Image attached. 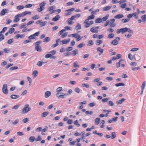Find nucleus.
I'll use <instances>...</instances> for the list:
<instances>
[{
  "label": "nucleus",
  "mask_w": 146,
  "mask_h": 146,
  "mask_svg": "<svg viewBox=\"0 0 146 146\" xmlns=\"http://www.w3.org/2000/svg\"><path fill=\"white\" fill-rule=\"evenodd\" d=\"M96 45H99L101 44L102 42V40H97L96 41Z\"/></svg>",
  "instance_id": "nucleus-35"
},
{
  "label": "nucleus",
  "mask_w": 146,
  "mask_h": 146,
  "mask_svg": "<svg viewBox=\"0 0 146 146\" xmlns=\"http://www.w3.org/2000/svg\"><path fill=\"white\" fill-rule=\"evenodd\" d=\"M55 7L54 6H52L48 8L47 9V11H50L53 9H55Z\"/></svg>",
  "instance_id": "nucleus-25"
},
{
  "label": "nucleus",
  "mask_w": 146,
  "mask_h": 146,
  "mask_svg": "<svg viewBox=\"0 0 146 146\" xmlns=\"http://www.w3.org/2000/svg\"><path fill=\"white\" fill-rule=\"evenodd\" d=\"M112 7L111 6H107L104 7L103 9V11H107L109 10Z\"/></svg>",
  "instance_id": "nucleus-20"
},
{
  "label": "nucleus",
  "mask_w": 146,
  "mask_h": 146,
  "mask_svg": "<svg viewBox=\"0 0 146 146\" xmlns=\"http://www.w3.org/2000/svg\"><path fill=\"white\" fill-rule=\"evenodd\" d=\"M96 104L94 102H92L90 103L89 104V106L90 107H93L94 106L96 105Z\"/></svg>",
  "instance_id": "nucleus-63"
},
{
  "label": "nucleus",
  "mask_w": 146,
  "mask_h": 146,
  "mask_svg": "<svg viewBox=\"0 0 146 146\" xmlns=\"http://www.w3.org/2000/svg\"><path fill=\"white\" fill-rule=\"evenodd\" d=\"M46 23H47L46 21H45L44 22H42L41 21V22L40 23V25L41 27L44 26H45V25L46 24Z\"/></svg>",
  "instance_id": "nucleus-50"
},
{
  "label": "nucleus",
  "mask_w": 146,
  "mask_h": 146,
  "mask_svg": "<svg viewBox=\"0 0 146 146\" xmlns=\"http://www.w3.org/2000/svg\"><path fill=\"white\" fill-rule=\"evenodd\" d=\"M52 56V54H48L46 55L45 56V57L46 58H51V57Z\"/></svg>",
  "instance_id": "nucleus-58"
},
{
  "label": "nucleus",
  "mask_w": 146,
  "mask_h": 146,
  "mask_svg": "<svg viewBox=\"0 0 146 146\" xmlns=\"http://www.w3.org/2000/svg\"><path fill=\"white\" fill-rule=\"evenodd\" d=\"M121 33L122 34H123V33L126 32L127 31V28L125 27L124 28H121Z\"/></svg>",
  "instance_id": "nucleus-22"
},
{
  "label": "nucleus",
  "mask_w": 146,
  "mask_h": 146,
  "mask_svg": "<svg viewBox=\"0 0 146 146\" xmlns=\"http://www.w3.org/2000/svg\"><path fill=\"white\" fill-rule=\"evenodd\" d=\"M70 39L69 38L68 40L64 39L62 41V44H67L70 41Z\"/></svg>",
  "instance_id": "nucleus-12"
},
{
  "label": "nucleus",
  "mask_w": 146,
  "mask_h": 146,
  "mask_svg": "<svg viewBox=\"0 0 146 146\" xmlns=\"http://www.w3.org/2000/svg\"><path fill=\"white\" fill-rule=\"evenodd\" d=\"M56 51L55 50H52L50 51L49 53L50 54H51L52 55H54L56 53Z\"/></svg>",
  "instance_id": "nucleus-57"
},
{
  "label": "nucleus",
  "mask_w": 146,
  "mask_h": 146,
  "mask_svg": "<svg viewBox=\"0 0 146 146\" xmlns=\"http://www.w3.org/2000/svg\"><path fill=\"white\" fill-rule=\"evenodd\" d=\"M42 140V137L40 136H39L36 139L35 141H41Z\"/></svg>",
  "instance_id": "nucleus-60"
},
{
  "label": "nucleus",
  "mask_w": 146,
  "mask_h": 146,
  "mask_svg": "<svg viewBox=\"0 0 146 146\" xmlns=\"http://www.w3.org/2000/svg\"><path fill=\"white\" fill-rule=\"evenodd\" d=\"M50 40V38L49 37H46L43 40V42H49Z\"/></svg>",
  "instance_id": "nucleus-23"
},
{
  "label": "nucleus",
  "mask_w": 146,
  "mask_h": 146,
  "mask_svg": "<svg viewBox=\"0 0 146 146\" xmlns=\"http://www.w3.org/2000/svg\"><path fill=\"white\" fill-rule=\"evenodd\" d=\"M78 50L77 49H75L72 51V53L73 56L76 55L78 53Z\"/></svg>",
  "instance_id": "nucleus-31"
},
{
  "label": "nucleus",
  "mask_w": 146,
  "mask_h": 146,
  "mask_svg": "<svg viewBox=\"0 0 146 146\" xmlns=\"http://www.w3.org/2000/svg\"><path fill=\"white\" fill-rule=\"evenodd\" d=\"M23 15H24V16H25L26 15H27L28 14H31V12L30 11L28 12V11H26L24 12H23Z\"/></svg>",
  "instance_id": "nucleus-48"
},
{
  "label": "nucleus",
  "mask_w": 146,
  "mask_h": 146,
  "mask_svg": "<svg viewBox=\"0 0 146 146\" xmlns=\"http://www.w3.org/2000/svg\"><path fill=\"white\" fill-rule=\"evenodd\" d=\"M130 65L132 66H137V64L136 62H132L131 63Z\"/></svg>",
  "instance_id": "nucleus-59"
},
{
  "label": "nucleus",
  "mask_w": 146,
  "mask_h": 146,
  "mask_svg": "<svg viewBox=\"0 0 146 146\" xmlns=\"http://www.w3.org/2000/svg\"><path fill=\"white\" fill-rule=\"evenodd\" d=\"M61 93H57L56 96L58 98H65V96H67L68 94H61Z\"/></svg>",
  "instance_id": "nucleus-8"
},
{
  "label": "nucleus",
  "mask_w": 146,
  "mask_h": 146,
  "mask_svg": "<svg viewBox=\"0 0 146 146\" xmlns=\"http://www.w3.org/2000/svg\"><path fill=\"white\" fill-rule=\"evenodd\" d=\"M18 67L17 66H14L10 68V69L12 70H13L17 69Z\"/></svg>",
  "instance_id": "nucleus-62"
},
{
  "label": "nucleus",
  "mask_w": 146,
  "mask_h": 146,
  "mask_svg": "<svg viewBox=\"0 0 146 146\" xmlns=\"http://www.w3.org/2000/svg\"><path fill=\"white\" fill-rule=\"evenodd\" d=\"M109 15V14L103 17L102 19V21H106L108 18Z\"/></svg>",
  "instance_id": "nucleus-32"
},
{
  "label": "nucleus",
  "mask_w": 146,
  "mask_h": 146,
  "mask_svg": "<svg viewBox=\"0 0 146 146\" xmlns=\"http://www.w3.org/2000/svg\"><path fill=\"white\" fill-rule=\"evenodd\" d=\"M100 120V118L98 117L97 118L95 119V123L97 125H98L99 123Z\"/></svg>",
  "instance_id": "nucleus-33"
},
{
  "label": "nucleus",
  "mask_w": 146,
  "mask_h": 146,
  "mask_svg": "<svg viewBox=\"0 0 146 146\" xmlns=\"http://www.w3.org/2000/svg\"><path fill=\"white\" fill-rule=\"evenodd\" d=\"M35 49L38 52H41L42 50L41 48L40 45L36 46L35 47Z\"/></svg>",
  "instance_id": "nucleus-17"
},
{
  "label": "nucleus",
  "mask_w": 146,
  "mask_h": 146,
  "mask_svg": "<svg viewBox=\"0 0 146 146\" xmlns=\"http://www.w3.org/2000/svg\"><path fill=\"white\" fill-rule=\"evenodd\" d=\"M38 73V72L37 70H35L33 72L32 74L34 78H35L37 76Z\"/></svg>",
  "instance_id": "nucleus-19"
},
{
  "label": "nucleus",
  "mask_w": 146,
  "mask_h": 146,
  "mask_svg": "<svg viewBox=\"0 0 146 146\" xmlns=\"http://www.w3.org/2000/svg\"><path fill=\"white\" fill-rule=\"evenodd\" d=\"M146 82L145 81L144 82H143L142 84V86H141V88L142 89H143V90L144 89L145 86L146 85Z\"/></svg>",
  "instance_id": "nucleus-61"
},
{
  "label": "nucleus",
  "mask_w": 146,
  "mask_h": 146,
  "mask_svg": "<svg viewBox=\"0 0 146 146\" xmlns=\"http://www.w3.org/2000/svg\"><path fill=\"white\" fill-rule=\"evenodd\" d=\"M64 30H65V31L66 30H70L71 29V28L69 26H66L64 27Z\"/></svg>",
  "instance_id": "nucleus-51"
},
{
  "label": "nucleus",
  "mask_w": 146,
  "mask_h": 146,
  "mask_svg": "<svg viewBox=\"0 0 146 146\" xmlns=\"http://www.w3.org/2000/svg\"><path fill=\"white\" fill-rule=\"evenodd\" d=\"M125 61L123 59H121L119 60L118 62H117L116 63V66L117 68H119L121 66V67H124L125 66V64H124Z\"/></svg>",
  "instance_id": "nucleus-2"
},
{
  "label": "nucleus",
  "mask_w": 146,
  "mask_h": 146,
  "mask_svg": "<svg viewBox=\"0 0 146 146\" xmlns=\"http://www.w3.org/2000/svg\"><path fill=\"white\" fill-rule=\"evenodd\" d=\"M14 18L15 19L13 20V22L15 23L18 22L20 20V19L19 18V17L17 15H16Z\"/></svg>",
  "instance_id": "nucleus-16"
},
{
  "label": "nucleus",
  "mask_w": 146,
  "mask_h": 146,
  "mask_svg": "<svg viewBox=\"0 0 146 146\" xmlns=\"http://www.w3.org/2000/svg\"><path fill=\"white\" fill-rule=\"evenodd\" d=\"M46 3L44 1H43L41 3H40L39 5H40V9H42L43 10L44 9V6L45 5Z\"/></svg>",
  "instance_id": "nucleus-9"
},
{
  "label": "nucleus",
  "mask_w": 146,
  "mask_h": 146,
  "mask_svg": "<svg viewBox=\"0 0 146 146\" xmlns=\"http://www.w3.org/2000/svg\"><path fill=\"white\" fill-rule=\"evenodd\" d=\"M7 11H8V10L7 9H3L1 11L0 15L1 16L4 15Z\"/></svg>",
  "instance_id": "nucleus-13"
},
{
  "label": "nucleus",
  "mask_w": 146,
  "mask_h": 146,
  "mask_svg": "<svg viewBox=\"0 0 146 146\" xmlns=\"http://www.w3.org/2000/svg\"><path fill=\"white\" fill-rule=\"evenodd\" d=\"M31 109V108L29 106V105L28 104H27L25 105L24 108L23 109L22 113V114H25L29 111Z\"/></svg>",
  "instance_id": "nucleus-1"
},
{
  "label": "nucleus",
  "mask_w": 146,
  "mask_h": 146,
  "mask_svg": "<svg viewBox=\"0 0 146 146\" xmlns=\"http://www.w3.org/2000/svg\"><path fill=\"white\" fill-rule=\"evenodd\" d=\"M25 7L23 5H19L17 6V9L18 10H21L24 8Z\"/></svg>",
  "instance_id": "nucleus-38"
},
{
  "label": "nucleus",
  "mask_w": 146,
  "mask_h": 146,
  "mask_svg": "<svg viewBox=\"0 0 146 146\" xmlns=\"http://www.w3.org/2000/svg\"><path fill=\"white\" fill-rule=\"evenodd\" d=\"M114 36V35L113 33H111L109 34L108 36V37L109 38H113Z\"/></svg>",
  "instance_id": "nucleus-30"
},
{
  "label": "nucleus",
  "mask_w": 146,
  "mask_h": 146,
  "mask_svg": "<svg viewBox=\"0 0 146 146\" xmlns=\"http://www.w3.org/2000/svg\"><path fill=\"white\" fill-rule=\"evenodd\" d=\"M43 63L44 64L45 63L44 62H42L41 61H39L38 62L37 65L39 66L40 67L42 65Z\"/></svg>",
  "instance_id": "nucleus-45"
},
{
  "label": "nucleus",
  "mask_w": 146,
  "mask_h": 146,
  "mask_svg": "<svg viewBox=\"0 0 146 146\" xmlns=\"http://www.w3.org/2000/svg\"><path fill=\"white\" fill-rule=\"evenodd\" d=\"M109 99V98H107L102 99V102L105 103L107 102Z\"/></svg>",
  "instance_id": "nucleus-52"
},
{
  "label": "nucleus",
  "mask_w": 146,
  "mask_h": 146,
  "mask_svg": "<svg viewBox=\"0 0 146 146\" xmlns=\"http://www.w3.org/2000/svg\"><path fill=\"white\" fill-rule=\"evenodd\" d=\"M24 36L23 35L17 34L16 36V37L17 39H18L19 38H22Z\"/></svg>",
  "instance_id": "nucleus-43"
},
{
  "label": "nucleus",
  "mask_w": 146,
  "mask_h": 146,
  "mask_svg": "<svg viewBox=\"0 0 146 146\" xmlns=\"http://www.w3.org/2000/svg\"><path fill=\"white\" fill-rule=\"evenodd\" d=\"M124 17V16L122 14H118L115 16V19H119Z\"/></svg>",
  "instance_id": "nucleus-15"
},
{
  "label": "nucleus",
  "mask_w": 146,
  "mask_h": 146,
  "mask_svg": "<svg viewBox=\"0 0 146 146\" xmlns=\"http://www.w3.org/2000/svg\"><path fill=\"white\" fill-rule=\"evenodd\" d=\"M7 27H4L1 31L0 32V34H2V33H4L7 30Z\"/></svg>",
  "instance_id": "nucleus-37"
},
{
  "label": "nucleus",
  "mask_w": 146,
  "mask_h": 146,
  "mask_svg": "<svg viewBox=\"0 0 146 146\" xmlns=\"http://www.w3.org/2000/svg\"><path fill=\"white\" fill-rule=\"evenodd\" d=\"M49 112L48 111H46L42 113L41 114V117H45L49 114Z\"/></svg>",
  "instance_id": "nucleus-18"
},
{
  "label": "nucleus",
  "mask_w": 146,
  "mask_h": 146,
  "mask_svg": "<svg viewBox=\"0 0 146 146\" xmlns=\"http://www.w3.org/2000/svg\"><path fill=\"white\" fill-rule=\"evenodd\" d=\"M87 45L89 46L92 45L94 44V42L92 40H90L88 42Z\"/></svg>",
  "instance_id": "nucleus-27"
},
{
  "label": "nucleus",
  "mask_w": 146,
  "mask_h": 146,
  "mask_svg": "<svg viewBox=\"0 0 146 146\" xmlns=\"http://www.w3.org/2000/svg\"><path fill=\"white\" fill-rule=\"evenodd\" d=\"M96 50L98 51L101 53H103L104 51V50L103 49H102L100 47H98Z\"/></svg>",
  "instance_id": "nucleus-29"
},
{
  "label": "nucleus",
  "mask_w": 146,
  "mask_h": 146,
  "mask_svg": "<svg viewBox=\"0 0 146 146\" xmlns=\"http://www.w3.org/2000/svg\"><path fill=\"white\" fill-rule=\"evenodd\" d=\"M14 41L13 39V38H11L9 39L7 41V43L8 44H11Z\"/></svg>",
  "instance_id": "nucleus-55"
},
{
  "label": "nucleus",
  "mask_w": 146,
  "mask_h": 146,
  "mask_svg": "<svg viewBox=\"0 0 146 146\" xmlns=\"http://www.w3.org/2000/svg\"><path fill=\"white\" fill-rule=\"evenodd\" d=\"M35 140V137L34 136H31L29 138V140L31 142H33Z\"/></svg>",
  "instance_id": "nucleus-21"
},
{
  "label": "nucleus",
  "mask_w": 146,
  "mask_h": 146,
  "mask_svg": "<svg viewBox=\"0 0 146 146\" xmlns=\"http://www.w3.org/2000/svg\"><path fill=\"white\" fill-rule=\"evenodd\" d=\"M39 18L40 17L38 15H36L33 17L32 19L34 20H35L39 19Z\"/></svg>",
  "instance_id": "nucleus-34"
},
{
  "label": "nucleus",
  "mask_w": 146,
  "mask_h": 146,
  "mask_svg": "<svg viewBox=\"0 0 146 146\" xmlns=\"http://www.w3.org/2000/svg\"><path fill=\"white\" fill-rule=\"evenodd\" d=\"M71 35L73 37L77 39L76 40L77 41H80L82 39L78 33H76L72 34H71Z\"/></svg>",
  "instance_id": "nucleus-6"
},
{
  "label": "nucleus",
  "mask_w": 146,
  "mask_h": 146,
  "mask_svg": "<svg viewBox=\"0 0 146 146\" xmlns=\"http://www.w3.org/2000/svg\"><path fill=\"white\" fill-rule=\"evenodd\" d=\"M142 21H146V15H144L141 17Z\"/></svg>",
  "instance_id": "nucleus-39"
},
{
  "label": "nucleus",
  "mask_w": 146,
  "mask_h": 146,
  "mask_svg": "<svg viewBox=\"0 0 146 146\" xmlns=\"http://www.w3.org/2000/svg\"><path fill=\"white\" fill-rule=\"evenodd\" d=\"M102 21V19L101 18H98L96 19L95 22L96 23H100Z\"/></svg>",
  "instance_id": "nucleus-42"
},
{
  "label": "nucleus",
  "mask_w": 146,
  "mask_h": 146,
  "mask_svg": "<svg viewBox=\"0 0 146 146\" xmlns=\"http://www.w3.org/2000/svg\"><path fill=\"white\" fill-rule=\"evenodd\" d=\"M74 124L75 125H77V126L78 127H79L80 126V125L78 123V120H76L74 122Z\"/></svg>",
  "instance_id": "nucleus-53"
},
{
  "label": "nucleus",
  "mask_w": 146,
  "mask_h": 146,
  "mask_svg": "<svg viewBox=\"0 0 146 146\" xmlns=\"http://www.w3.org/2000/svg\"><path fill=\"white\" fill-rule=\"evenodd\" d=\"M20 106V104L15 105L12 107V109H13L17 110Z\"/></svg>",
  "instance_id": "nucleus-41"
},
{
  "label": "nucleus",
  "mask_w": 146,
  "mask_h": 146,
  "mask_svg": "<svg viewBox=\"0 0 146 146\" xmlns=\"http://www.w3.org/2000/svg\"><path fill=\"white\" fill-rule=\"evenodd\" d=\"M115 85L116 87H119L121 86H123L125 85V84L123 83H120L116 84Z\"/></svg>",
  "instance_id": "nucleus-36"
},
{
  "label": "nucleus",
  "mask_w": 146,
  "mask_h": 146,
  "mask_svg": "<svg viewBox=\"0 0 146 146\" xmlns=\"http://www.w3.org/2000/svg\"><path fill=\"white\" fill-rule=\"evenodd\" d=\"M100 28L99 26L94 27H92L90 30L91 32L93 33H97L98 32V29Z\"/></svg>",
  "instance_id": "nucleus-5"
},
{
  "label": "nucleus",
  "mask_w": 146,
  "mask_h": 146,
  "mask_svg": "<svg viewBox=\"0 0 146 146\" xmlns=\"http://www.w3.org/2000/svg\"><path fill=\"white\" fill-rule=\"evenodd\" d=\"M72 20L71 19V18H69L68 19V24L69 25H72L73 23V22L72 21Z\"/></svg>",
  "instance_id": "nucleus-47"
},
{
  "label": "nucleus",
  "mask_w": 146,
  "mask_h": 146,
  "mask_svg": "<svg viewBox=\"0 0 146 146\" xmlns=\"http://www.w3.org/2000/svg\"><path fill=\"white\" fill-rule=\"evenodd\" d=\"M3 50V51L6 53H8L10 51V49L7 48H5Z\"/></svg>",
  "instance_id": "nucleus-49"
},
{
  "label": "nucleus",
  "mask_w": 146,
  "mask_h": 146,
  "mask_svg": "<svg viewBox=\"0 0 146 146\" xmlns=\"http://www.w3.org/2000/svg\"><path fill=\"white\" fill-rule=\"evenodd\" d=\"M111 136L106 134L105 135L104 137L107 139H109L110 138L111 139H113L115 138L116 137V133L115 132H113L111 133Z\"/></svg>",
  "instance_id": "nucleus-3"
},
{
  "label": "nucleus",
  "mask_w": 146,
  "mask_h": 146,
  "mask_svg": "<svg viewBox=\"0 0 146 146\" xmlns=\"http://www.w3.org/2000/svg\"><path fill=\"white\" fill-rule=\"evenodd\" d=\"M73 66L74 67H79L80 65L78 64V63L77 61L73 63Z\"/></svg>",
  "instance_id": "nucleus-24"
},
{
  "label": "nucleus",
  "mask_w": 146,
  "mask_h": 146,
  "mask_svg": "<svg viewBox=\"0 0 146 146\" xmlns=\"http://www.w3.org/2000/svg\"><path fill=\"white\" fill-rule=\"evenodd\" d=\"M35 37L34 34L31 35L29 37V38L30 39H33L35 38Z\"/></svg>",
  "instance_id": "nucleus-56"
},
{
  "label": "nucleus",
  "mask_w": 146,
  "mask_h": 146,
  "mask_svg": "<svg viewBox=\"0 0 146 146\" xmlns=\"http://www.w3.org/2000/svg\"><path fill=\"white\" fill-rule=\"evenodd\" d=\"M128 58L131 60H132L133 59V56L130 53L128 54Z\"/></svg>",
  "instance_id": "nucleus-54"
},
{
  "label": "nucleus",
  "mask_w": 146,
  "mask_h": 146,
  "mask_svg": "<svg viewBox=\"0 0 146 146\" xmlns=\"http://www.w3.org/2000/svg\"><path fill=\"white\" fill-rule=\"evenodd\" d=\"M20 97V96L19 95H16L15 94L11 95V98L13 99H16Z\"/></svg>",
  "instance_id": "nucleus-11"
},
{
  "label": "nucleus",
  "mask_w": 146,
  "mask_h": 146,
  "mask_svg": "<svg viewBox=\"0 0 146 146\" xmlns=\"http://www.w3.org/2000/svg\"><path fill=\"white\" fill-rule=\"evenodd\" d=\"M85 46V44L84 43H81L78 45V46H77V47L81 48L84 46Z\"/></svg>",
  "instance_id": "nucleus-26"
},
{
  "label": "nucleus",
  "mask_w": 146,
  "mask_h": 146,
  "mask_svg": "<svg viewBox=\"0 0 146 146\" xmlns=\"http://www.w3.org/2000/svg\"><path fill=\"white\" fill-rule=\"evenodd\" d=\"M108 104L110 106H113L114 104L113 102L112 101H109L108 102Z\"/></svg>",
  "instance_id": "nucleus-44"
},
{
  "label": "nucleus",
  "mask_w": 146,
  "mask_h": 146,
  "mask_svg": "<svg viewBox=\"0 0 146 146\" xmlns=\"http://www.w3.org/2000/svg\"><path fill=\"white\" fill-rule=\"evenodd\" d=\"M60 18V16L59 15H57L52 19V20L54 21H58Z\"/></svg>",
  "instance_id": "nucleus-10"
},
{
  "label": "nucleus",
  "mask_w": 146,
  "mask_h": 146,
  "mask_svg": "<svg viewBox=\"0 0 146 146\" xmlns=\"http://www.w3.org/2000/svg\"><path fill=\"white\" fill-rule=\"evenodd\" d=\"M51 94V93L49 91H47L45 93V97L46 98H47L50 96Z\"/></svg>",
  "instance_id": "nucleus-14"
},
{
  "label": "nucleus",
  "mask_w": 146,
  "mask_h": 146,
  "mask_svg": "<svg viewBox=\"0 0 146 146\" xmlns=\"http://www.w3.org/2000/svg\"><path fill=\"white\" fill-rule=\"evenodd\" d=\"M15 31V29L13 28H10L9 30V33H12Z\"/></svg>",
  "instance_id": "nucleus-46"
},
{
  "label": "nucleus",
  "mask_w": 146,
  "mask_h": 146,
  "mask_svg": "<svg viewBox=\"0 0 146 146\" xmlns=\"http://www.w3.org/2000/svg\"><path fill=\"white\" fill-rule=\"evenodd\" d=\"M68 33L66 32L64 33L61 36L62 38H64L65 37L68 35Z\"/></svg>",
  "instance_id": "nucleus-64"
},
{
  "label": "nucleus",
  "mask_w": 146,
  "mask_h": 146,
  "mask_svg": "<svg viewBox=\"0 0 146 146\" xmlns=\"http://www.w3.org/2000/svg\"><path fill=\"white\" fill-rule=\"evenodd\" d=\"M120 40L119 37H117L115 38V39L113 40L111 42V44L114 45H116L118 43V42Z\"/></svg>",
  "instance_id": "nucleus-4"
},
{
  "label": "nucleus",
  "mask_w": 146,
  "mask_h": 146,
  "mask_svg": "<svg viewBox=\"0 0 146 146\" xmlns=\"http://www.w3.org/2000/svg\"><path fill=\"white\" fill-rule=\"evenodd\" d=\"M75 29L76 30H79V29H81V25L79 23H78L77 24V25L75 27Z\"/></svg>",
  "instance_id": "nucleus-40"
},
{
  "label": "nucleus",
  "mask_w": 146,
  "mask_h": 146,
  "mask_svg": "<svg viewBox=\"0 0 146 146\" xmlns=\"http://www.w3.org/2000/svg\"><path fill=\"white\" fill-rule=\"evenodd\" d=\"M130 19H122L121 21L122 22H123V23H126L128 22L129 21Z\"/></svg>",
  "instance_id": "nucleus-28"
},
{
  "label": "nucleus",
  "mask_w": 146,
  "mask_h": 146,
  "mask_svg": "<svg viewBox=\"0 0 146 146\" xmlns=\"http://www.w3.org/2000/svg\"><path fill=\"white\" fill-rule=\"evenodd\" d=\"M2 90L3 93L6 94H7L8 93L7 85L6 84H4L3 85Z\"/></svg>",
  "instance_id": "nucleus-7"
}]
</instances>
